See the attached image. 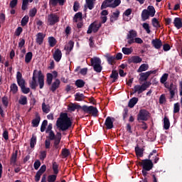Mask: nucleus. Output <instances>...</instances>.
<instances>
[{"label":"nucleus","instance_id":"f257e3e1","mask_svg":"<svg viewBox=\"0 0 182 182\" xmlns=\"http://www.w3.org/2000/svg\"><path fill=\"white\" fill-rule=\"evenodd\" d=\"M36 79H38L39 88L43 89V86H45V76L41 70H33L32 80L29 81L30 87L33 90L36 89L38 86Z\"/></svg>","mask_w":182,"mask_h":182},{"label":"nucleus","instance_id":"f03ea898","mask_svg":"<svg viewBox=\"0 0 182 182\" xmlns=\"http://www.w3.org/2000/svg\"><path fill=\"white\" fill-rule=\"evenodd\" d=\"M56 126L62 132H66L70 127H72V121L68 116V113H61L60 114V117L56 121Z\"/></svg>","mask_w":182,"mask_h":182},{"label":"nucleus","instance_id":"7ed1b4c3","mask_svg":"<svg viewBox=\"0 0 182 182\" xmlns=\"http://www.w3.org/2000/svg\"><path fill=\"white\" fill-rule=\"evenodd\" d=\"M151 85V84L149 82H146L141 85H136L134 87V92L131 93V95H134V93H138V95H140V93H143L144 90H147L148 87H150Z\"/></svg>","mask_w":182,"mask_h":182},{"label":"nucleus","instance_id":"20e7f679","mask_svg":"<svg viewBox=\"0 0 182 182\" xmlns=\"http://www.w3.org/2000/svg\"><path fill=\"white\" fill-rule=\"evenodd\" d=\"M81 109L84 112V113H87V114H92V116H94L95 117L97 116V108L93 106L88 107L87 105H83L81 107Z\"/></svg>","mask_w":182,"mask_h":182},{"label":"nucleus","instance_id":"39448f33","mask_svg":"<svg viewBox=\"0 0 182 182\" xmlns=\"http://www.w3.org/2000/svg\"><path fill=\"white\" fill-rule=\"evenodd\" d=\"M60 21L59 15L56 14H50L47 17V23L50 26H53L55 23H58Z\"/></svg>","mask_w":182,"mask_h":182},{"label":"nucleus","instance_id":"423d86ee","mask_svg":"<svg viewBox=\"0 0 182 182\" xmlns=\"http://www.w3.org/2000/svg\"><path fill=\"white\" fill-rule=\"evenodd\" d=\"M83 21V14L81 12H78L75 14L73 18V22H75L78 28H82L83 26V23H82Z\"/></svg>","mask_w":182,"mask_h":182},{"label":"nucleus","instance_id":"0eeeda50","mask_svg":"<svg viewBox=\"0 0 182 182\" xmlns=\"http://www.w3.org/2000/svg\"><path fill=\"white\" fill-rule=\"evenodd\" d=\"M141 166H142V168L144 170H146L147 171H150L153 168V162L151 160L149 159H145L142 160L140 162Z\"/></svg>","mask_w":182,"mask_h":182},{"label":"nucleus","instance_id":"6e6552de","mask_svg":"<svg viewBox=\"0 0 182 182\" xmlns=\"http://www.w3.org/2000/svg\"><path fill=\"white\" fill-rule=\"evenodd\" d=\"M137 38V31L134 30H130L127 36V39H128V43L132 45V43H134V39Z\"/></svg>","mask_w":182,"mask_h":182},{"label":"nucleus","instance_id":"1a4fd4ad","mask_svg":"<svg viewBox=\"0 0 182 182\" xmlns=\"http://www.w3.org/2000/svg\"><path fill=\"white\" fill-rule=\"evenodd\" d=\"M149 117H150V113H149L146 109H141L138 114L137 119L146 122L149 119Z\"/></svg>","mask_w":182,"mask_h":182},{"label":"nucleus","instance_id":"9d476101","mask_svg":"<svg viewBox=\"0 0 182 182\" xmlns=\"http://www.w3.org/2000/svg\"><path fill=\"white\" fill-rule=\"evenodd\" d=\"M150 75H156V70H150L146 73H141L139 74V76H140L139 81L146 82V80L149 79V77L150 76Z\"/></svg>","mask_w":182,"mask_h":182},{"label":"nucleus","instance_id":"9b49d317","mask_svg":"<svg viewBox=\"0 0 182 182\" xmlns=\"http://www.w3.org/2000/svg\"><path fill=\"white\" fill-rule=\"evenodd\" d=\"M100 26H102V24H100V23H97V22L92 23L89 26L87 33H92V32H97Z\"/></svg>","mask_w":182,"mask_h":182},{"label":"nucleus","instance_id":"f8f14e48","mask_svg":"<svg viewBox=\"0 0 182 182\" xmlns=\"http://www.w3.org/2000/svg\"><path fill=\"white\" fill-rule=\"evenodd\" d=\"M17 83L20 87L25 86V80L22 77V73L21 72H17L16 74Z\"/></svg>","mask_w":182,"mask_h":182},{"label":"nucleus","instance_id":"ddd939ff","mask_svg":"<svg viewBox=\"0 0 182 182\" xmlns=\"http://www.w3.org/2000/svg\"><path fill=\"white\" fill-rule=\"evenodd\" d=\"M114 122V118H112L110 117H107L105 125L106 128L108 129H113V122Z\"/></svg>","mask_w":182,"mask_h":182},{"label":"nucleus","instance_id":"4468645a","mask_svg":"<svg viewBox=\"0 0 182 182\" xmlns=\"http://www.w3.org/2000/svg\"><path fill=\"white\" fill-rule=\"evenodd\" d=\"M143 59L139 55H134L129 58L128 62L129 63H141Z\"/></svg>","mask_w":182,"mask_h":182},{"label":"nucleus","instance_id":"2eb2a0df","mask_svg":"<svg viewBox=\"0 0 182 182\" xmlns=\"http://www.w3.org/2000/svg\"><path fill=\"white\" fill-rule=\"evenodd\" d=\"M61 139H62V134L57 133L55 139H54V144H53L55 149H59V144L60 143Z\"/></svg>","mask_w":182,"mask_h":182},{"label":"nucleus","instance_id":"dca6fc26","mask_svg":"<svg viewBox=\"0 0 182 182\" xmlns=\"http://www.w3.org/2000/svg\"><path fill=\"white\" fill-rule=\"evenodd\" d=\"M168 90L170 92L171 99H173L176 95V90H177V85L171 82L169 85Z\"/></svg>","mask_w":182,"mask_h":182},{"label":"nucleus","instance_id":"f3484780","mask_svg":"<svg viewBox=\"0 0 182 182\" xmlns=\"http://www.w3.org/2000/svg\"><path fill=\"white\" fill-rule=\"evenodd\" d=\"M151 44L155 48V49H160V48L163 46V43L161 41L160 39L158 38L152 40Z\"/></svg>","mask_w":182,"mask_h":182},{"label":"nucleus","instance_id":"a211bd4d","mask_svg":"<svg viewBox=\"0 0 182 182\" xmlns=\"http://www.w3.org/2000/svg\"><path fill=\"white\" fill-rule=\"evenodd\" d=\"M59 86H60V80L59 79H55L51 85L50 91L55 92L57 89H59Z\"/></svg>","mask_w":182,"mask_h":182},{"label":"nucleus","instance_id":"6ab92c4d","mask_svg":"<svg viewBox=\"0 0 182 182\" xmlns=\"http://www.w3.org/2000/svg\"><path fill=\"white\" fill-rule=\"evenodd\" d=\"M53 58L55 62H60V59H62V51L59 49H56L53 53Z\"/></svg>","mask_w":182,"mask_h":182},{"label":"nucleus","instance_id":"aec40b11","mask_svg":"<svg viewBox=\"0 0 182 182\" xmlns=\"http://www.w3.org/2000/svg\"><path fill=\"white\" fill-rule=\"evenodd\" d=\"M43 39H45V34H43V33H38L36 35V43H38V45H42V43H43Z\"/></svg>","mask_w":182,"mask_h":182},{"label":"nucleus","instance_id":"412c9836","mask_svg":"<svg viewBox=\"0 0 182 182\" xmlns=\"http://www.w3.org/2000/svg\"><path fill=\"white\" fill-rule=\"evenodd\" d=\"M173 25L176 29H181L182 28V19L176 17L174 18Z\"/></svg>","mask_w":182,"mask_h":182},{"label":"nucleus","instance_id":"4be33fe9","mask_svg":"<svg viewBox=\"0 0 182 182\" xmlns=\"http://www.w3.org/2000/svg\"><path fill=\"white\" fill-rule=\"evenodd\" d=\"M65 2H66V0H50V5L51 6H56L59 4L62 6L65 4Z\"/></svg>","mask_w":182,"mask_h":182},{"label":"nucleus","instance_id":"5701e85b","mask_svg":"<svg viewBox=\"0 0 182 182\" xmlns=\"http://www.w3.org/2000/svg\"><path fill=\"white\" fill-rule=\"evenodd\" d=\"M90 63L91 66L94 67L97 65H102V60L97 57H94L90 59Z\"/></svg>","mask_w":182,"mask_h":182},{"label":"nucleus","instance_id":"b1692460","mask_svg":"<svg viewBox=\"0 0 182 182\" xmlns=\"http://www.w3.org/2000/svg\"><path fill=\"white\" fill-rule=\"evenodd\" d=\"M33 2V0H22L21 9L22 11L28 10V6H29V3Z\"/></svg>","mask_w":182,"mask_h":182},{"label":"nucleus","instance_id":"393cba45","mask_svg":"<svg viewBox=\"0 0 182 182\" xmlns=\"http://www.w3.org/2000/svg\"><path fill=\"white\" fill-rule=\"evenodd\" d=\"M73 41H69L65 46V50H66V53L69 55L70 52L72 51V49H73Z\"/></svg>","mask_w":182,"mask_h":182},{"label":"nucleus","instance_id":"a878e982","mask_svg":"<svg viewBox=\"0 0 182 182\" xmlns=\"http://www.w3.org/2000/svg\"><path fill=\"white\" fill-rule=\"evenodd\" d=\"M120 15V11L119 10L115 11L112 13V15L110 17L111 22H114L115 21H117L119 19V16Z\"/></svg>","mask_w":182,"mask_h":182},{"label":"nucleus","instance_id":"bb28decb","mask_svg":"<svg viewBox=\"0 0 182 182\" xmlns=\"http://www.w3.org/2000/svg\"><path fill=\"white\" fill-rule=\"evenodd\" d=\"M42 111L43 113H46V114H48V113H49V112H50V105H46V103H45V102H43L42 103Z\"/></svg>","mask_w":182,"mask_h":182},{"label":"nucleus","instance_id":"cd10ccee","mask_svg":"<svg viewBox=\"0 0 182 182\" xmlns=\"http://www.w3.org/2000/svg\"><path fill=\"white\" fill-rule=\"evenodd\" d=\"M112 1L113 0H105V1H103L101 6V9H106V8H111Z\"/></svg>","mask_w":182,"mask_h":182},{"label":"nucleus","instance_id":"c85d7f7f","mask_svg":"<svg viewBox=\"0 0 182 182\" xmlns=\"http://www.w3.org/2000/svg\"><path fill=\"white\" fill-rule=\"evenodd\" d=\"M76 109H82V106L73 103H71L68 105V110H70V112H75Z\"/></svg>","mask_w":182,"mask_h":182},{"label":"nucleus","instance_id":"c756f323","mask_svg":"<svg viewBox=\"0 0 182 182\" xmlns=\"http://www.w3.org/2000/svg\"><path fill=\"white\" fill-rule=\"evenodd\" d=\"M139 102V98L137 97H133L132 99H131L128 103V106L129 107L133 108L134 107V106H136V105L137 104V102Z\"/></svg>","mask_w":182,"mask_h":182},{"label":"nucleus","instance_id":"7c9ffc66","mask_svg":"<svg viewBox=\"0 0 182 182\" xmlns=\"http://www.w3.org/2000/svg\"><path fill=\"white\" fill-rule=\"evenodd\" d=\"M150 18V14H149V11L146 9H144L141 13V19L142 21H147Z\"/></svg>","mask_w":182,"mask_h":182},{"label":"nucleus","instance_id":"2f4dec72","mask_svg":"<svg viewBox=\"0 0 182 182\" xmlns=\"http://www.w3.org/2000/svg\"><path fill=\"white\" fill-rule=\"evenodd\" d=\"M146 11H148V14H149V16L153 18V16H154V15H156V9H154V6H149L147 7Z\"/></svg>","mask_w":182,"mask_h":182},{"label":"nucleus","instance_id":"473e14b6","mask_svg":"<svg viewBox=\"0 0 182 182\" xmlns=\"http://www.w3.org/2000/svg\"><path fill=\"white\" fill-rule=\"evenodd\" d=\"M75 100L76 102H83V100H85V95L77 92L75 95Z\"/></svg>","mask_w":182,"mask_h":182},{"label":"nucleus","instance_id":"72a5a7b5","mask_svg":"<svg viewBox=\"0 0 182 182\" xmlns=\"http://www.w3.org/2000/svg\"><path fill=\"white\" fill-rule=\"evenodd\" d=\"M19 105H22L23 106H25V105H28V98L26 96L21 95L18 100Z\"/></svg>","mask_w":182,"mask_h":182},{"label":"nucleus","instance_id":"f704fd0d","mask_svg":"<svg viewBox=\"0 0 182 182\" xmlns=\"http://www.w3.org/2000/svg\"><path fill=\"white\" fill-rule=\"evenodd\" d=\"M146 70H149L148 64H142L139 66V69L137 70V72L138 73H141V72H146Z\"/></svg>","mask_w":182,"mask_h":182},{"label":"nucleus","instance_id":"c9c22d12","mask_svg":"<svg viewBox=\"0 0 182 182\" xmlns=\"http://www.w3.org/2000/svg\"><path fill=\"white\" fill-rule=\"evenodd\" d=\"M95 1L96 0H86V6L87 9L92 10L95 8Z\"/></svg>","mask_w":182,"mask_h":182},{"label":"nucleus","instance_id":"e433bc0d","mask_svg":"<svg viewBox=\"0 0 182 182\" xmlns=\"http://www.w3.org/2000/svg\"><path fill=\"white\" fill-rule=\"evenodd\" d=\"M164 129H165V130L170 129V120L166 117L164 119Z\"/></svg>","mask_w":182,"mask_h":182},{"label":"nucleus","instance_id":"4c0bfd02","mask_svg":"<svg viewBox=\"0 0 182 182\" xmlns=\"http://www.w3.org/2000/svg\"><path fill=\"white\" fill-rule=\"evenodd\" d=\"M85 85H86V82L83 81V80H77L75 81V86H77V87H85Z\"/></svg>","mask_w":182,"mask_h":182},{"label":"nucleus","instance_id":"58836bf2","mask_svg":"<svg viewBox=\"0 0 182 182\" xmlns=\"http://www.w3.org/2000/svg\"><path fill=\"white\" fill-rule=\"evenodd\" d=\"M110 77L112 79V82H116V80H117V77H119V73H117L116 70H113Z\"/></svg>","mask_w":182,"mask_h":182},{"label":"nucleus","instance_id":"ea45409f","mask_svg":"<svg viewBox=\"0 0 182 182\" xmlns=\"http://www.w3.org/2000/svg\"><path fill=\"white\" fill-rule=\"evenodd\" d=\"M53 80V75L51 73L47 74L46 83L48 86L52 85V81Z\"/></svg>","mask_w":182,"mask_h":182},{"label":"nucleus","instance_id":"a19ab883","mask_svg":"<svg viewBox=\"0 0 182 182\" xmlns=\"http://www.w3.org/2000/svg\"><path fill=\"white\" fill-rule=\"evenodd\" d=\"M58 177V174H53V175H49L47 178V181L48 182H55L56 178Z\"/></svg>","mask_w":182,"mask_h":182},{"label":"nucleus","instance_id":"79ce46f5","mask_svg":"<svg viewBox=\"0 0 182 182\" xmlns=\"http://www.w3.org/2000/svg\"><path fill=\"white\" fill-rule=\"evenodd\" d=\"M135 153L138 157H143V149L136 146L135 148Z\"/></svg>","mask_w":182,"mask_h":182},{"label":"nucleus","instance_id":"37998d69","mask_svg":"<svg viewBox=\"0 0 182 182\" xmlns=\"http://www.w3.org/2000/svg\"><path fill=\"white\" fill-rule=\"evenodd\" d=\"M18 158V152L16 151V153L12 154V156L11 158V164H13L15 166V164L16 163V159Z\"/></svg>","mask_w":182,"mask_h":182},{"label":"nucleus","instance_id":"c03bdc74","mask_svg":"<svg viewBox=\"0 0 182 182\" xmlns=\"http://www.w3.org/2000/svg\"><path fill=\"white\" fill-rule=\"evenodd\" d=\"M122 52L124 55H130L133 52V48H122Z\"/></svg>","mask_w":182,"mask_h":182},{"label":"nucleus","instance_id":"a18cd8bd","mask_svg":"<svg viewBox=\"0 0 182 182\" xmlns=\"http://www.w3.org/2000/svg\"><path fill=\"white\" fill-rule=\"evenodd\" d=\"M40 122H41L40 117H37L35 119H33L32 121L33 127H38V126H39Z\"/></svg>","mask_w":182,"mask_h":182},{"label":"nucleus","instance_id":"49530a36","mask_svg":"<svg viewBox=\"0 0 182 182\" xmlns=\"http://www.w3.org/2000/svg\"><path fill=\"white\" fill-rule=\"evenodd\" d=\"M32 60V53L28 52L26 53L25 56V62L26 63H29Z\"/></svg>","mask_w":182,"mask_h":182},{"label":"nucleus","instance_id":"de8ad7c7","mask_svg":"<svg viewBox=\"0 0 182 182\" xmlns=\"http://www.w3.org/2000/svg\"><path fill=\"white\" fill-rule=\"evenodd\" d=\"M48 43L51 48H53L55 45H56V39L53 37H49L48 38Z\"/></svg>","mask_w":182,"mask_h":182},{"label":"nucleus","instance_id":"09e8293b","mask_svg":"<svg viewBox=\"0 0 182 182\" xmlns=\"http://www.w3.org/2000/svg\"><path fill=\"white\" fill-rule=\"evenodd\" d=\"M142 27L146 31V33L150 34L151 33V31L150 30V25L147 23H144L142 24Z\"/></svg>","mask_w":182,"mask_h":182},{"label":"nucleus","instance_id":"8fccbe9b","mask_svg":"<svg viewBox=\"0 0 182 182\" xmlns=\"http://www.w3.org/2000/svg\"><path fill=\"white\" fill-rule=\"evenodd\" d=\"M53 170L54 174H58L59 173V165L56 162L53 163Z\"/></svg>","mask_w":182,"mask_h":182},{"label":"nucleus","instance_id":"3c124183","mask_svg":"<svg viewBox=\"0 0 182 182\" xmlns=\"http://www.w3.org/2000/svg\"><path fill=\"white\" fill-rule=\"evenodd\" d=\"M95 72H97V73H100V72H102V70L103 69V67H102V64H98L97 65H94V67H92Z\"/></svg>","mask_w":182,"mask_h":182},{"label":"nucleus","instance_id":"603ef678","mask_svg":"<svg viewBox=\"0 0 182 182\" xmlns=\"http://www.w3.org/2000/svg\"><path fill=\"white\" fill-rule=\"evenodd\" d=\"M107 59L109 65H114L116 63V58L114 56H109Z\"/></svg>","mask_w":182,"mask_h":182},{"label":"nucleus","instance_id":"864d4df0","mask_svg":"<svg viewBox=\"0 0 182 182\" xmlns=\"http://www.w3.org/2000/svg\"><path fill=\"white\" fill-rule=\"evenodd\" d=\"M152 25L154 26V28H160V21H159V20L156 18H154L152 19Z\"/></svg>","mask_w":182,"mask_h":182},{"label":"nucleus","instance_id":"5fc2aeb1","mask_svg":"<svg viewBox=\"0 0 182 182\" xmlns=\"http://www.w3.org/2000/svg\"><path fill=\"white\" fill-rule=\"evenodd\" d=\"M168 79V74L165 73L161 77L160 82L164 85V83H166V82H167Z\"/></svg>","mask_w":182,"mask_h":182},{"label":"nucleus","instance_id":"6e6d98bb","mask_svg":"<svg viewBox=\"0 0 182 182\" xmlns=\"http://www.w3.org/2000/svg\"><path fill=\"white\" fill-rule=\"evenodd\" d=\"M28 22H29V16H25L21 20V26H26Z\"/></svg>","mask_w":182,"mask_h":182},{"label":"nucleus","instance_id":"4d7b16f0","mask_svg":"<svg viewBox=\"0 0 182 182\" xmlns=\"http://www.w3.org/2000/svg\"><path fill=\"white\" fill-rule=\"evenodd\" d=\"M48 126V121L47 120H44L41 124V132L42 133H43V132H45V130H46V127Z\"/></svg>","mask_w":182,"mask_h":182},{"label":"nucleus","instance_id":"13d9d810","mask_svg":"<svg viewBox=\"0 0 182 182\" xmlns=\"http://www.w3.org/2000/svg\"><path fill=\"white\" fill-rule=\"evenodd\" d=\"M10 87L11 92H13L14 95L18 92V85H16V84H12Z\"/></svg>","mask_w":182,"mask_h":182},{"label":"nucleus","instance_id":"bf43d9fd","mask_svg":"<svg viewBox=\"0 0 182 182\" xmlns=\"http://www.w3.org/2000/svg\"><path fill=\"white\" fill-rule=\"evenodd\" d=\"M37 12H38V9H36V8H33L29 11V16H31V18H33V16L36 15Z\"/></svg>","mask_w":182,"mask_h":182},{"label":"nucleus","instance_id":"052dcab7","mask_svg":"<svg viewBox=\"0 0 182 182\" xmlns=\"http://www.w3.org/2000/svg\"><path fill=\"white\" fill-rule=\"evenodd\" d=\"M69 154H70V151H69V149H63L62 155L64 159H65V157H68Z\"/></svg>","mask_w":182,"mask_h":182},{"label":"nucleus","instance_id":"680f3d73","mask_svg":"<svg viewBox=\"0 0 182 182\" xmlns=\"http://www.w3.org/2000/svg\"><path fill=\"white\" fill-rule=\"evenodd\" d=\"M2 103L5 107H8V105H9V101L8 100V97L4 96L2 97Z\"/></svg>","mask_w":182,"mask_h":182},{"label":"nucleus","instance_id":"e2e57ef3","mask_svg":"<svg viewBox=\"0 0 182 182\" xmlns=\"http://www.w3.org/2000/svg\"><path fill=\"white\" fill-rule=\"evenodd\" d=\"M180 112V103L177 102L173 106V113H178Z\"/></svg>","mask_w":182,"mask_h":182},{"label":"nucleus","instance_id":"0e129e2a","mask_svg":"<svg viewBox=\"0 0 182 182\" xmlns=\"http://www.w3.org/2000/svg\"><path fill=\"white\" fill-rule=\"evenodd\" d=\"M21 91L24 95H28L29 92H31V89L29 87H26L25 85L21 87Z\"/></svg>","mask_w":182,"mask_h":182},{"label":"nucleus","instance_id":"69168bd1","mask_svg":"<svg viewBox=\"0 0 182 182\" xmlns=\"http://www.w3.org/2000/svg\"><path fill=\"white\" fill-rule=\"evenodd\" d=\"M31 149H33L35 147V144H36V136H32L31 139Z\"/></svg>","mask_w":182,"mask_h":182},{"label":"nucleus","instance_id":"338daca9","mask_svg":"<svg viewBox=\"0 0 182 182\" xmlns=\"http://www.w3.org/2000/svg\"><path fill=\"white\" fill-rule=\"evenodd\" d=\"M16 5H18V0H12L11 1H10L9 6L11 9H14V8L16 6Z\"/></svg>","mask_w":182,"mask_h":182},{"label":"nucleus","instance_id":"774afa93","mask_svg":"<svg viewBox=\"0 0 182 182\" xmlns=\"http://www.w3.org/2000/svg\"><path fill=\"white\" fill-rule=\"evenodd\" d=\"M121 3H122V1L120 0H114L111 5V8H116L117 6H119V4Z\"/></svg>","mask_w":182,"mask_h":182}]
</instances>
